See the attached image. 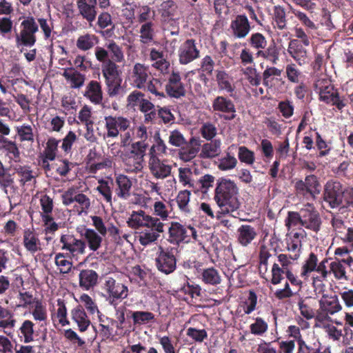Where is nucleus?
Masks as SVG:
<instances>
[{
  "label": "nucleus",
  "instance_id": "72a5a7b5",
  "mask_svg": "<svg viewBox=\"0 0 353 353\" xmlns=\"http://www.w3.org/2000/svg\"><path fill=\"white\" fill-rule=\"evenodd\" d=\"M0 150L6 152V156L15 162L20 159V152L14 141L0 135Z\"/></svg>",
  "mask_w": 353,
  "mask_h": 353
},
{
  "label": "nucleus",
  "instance_id": "680f3d73",
  "mask_svg": "<svg viewBox=\"0 0 353 353\" xmlns=\"http://www.w3.org/2000/svg\"><path fill=\"white\" fill-rule=\"evenodd\" d=\"M34 324L30 320H26L20 327L21 338L23 339L24 343H30L34 341Z\"/></svg>",
  "mask_w": 353,
  "mask_h": 353
},
{
  "label": "nucleus",
  "instance_id": "9d476101",
  "mask_svg": "<svg viewBox=\"0 0 353 353\" xmlns=\"http://www.w3.org/2000/svg\"><path fill=\"white\" fill-rule=\"evenodd\" d=\"M344 188L339 181H329L324 188L323 199L330 208L340 209Z\"/></svg>",
  "mask_w": 353,
  "mask_h": 353
},
{
  "label": "nucleus",
  "instance_id": "f3484780",
  "mask_svg": "<svg viewBox=\"0 0 353 353\" xmlns=\"http://www.w3.org/2000/svg\"><path fill=\"white\" fill-rule=\"evenodd\" d=\"M200 52L196 46L194 39H188L179 49V61L181 64L186 65L199 57Z\"/></svg>",
  "mask_w": 353,
  "mask_h": 353
},
{
  "label": "nucleus",
  "instance_id": "58836bf2",
  "mask_svg": "<svg viewBox=\"0 0 353 353\" xmlns=\"http://www.w3.org/2000/svg\"><path fill=\"white\" fill-rule=\"evenodd\" d=\"M280 52L275 43L270 45L267 48L256 51V56L258 58H262L272 64H277L279 60Z\"/></svg>",
  "mask_w": 353,
  "mask_h": 353
},
{
  "label": "nucleus",
  "instance_id": "49530a36",
  "mask_svg": "<svg viewBox=\"0 0 353 353\" xmlns=\"http://www.w3.org/2000/svg\"><path fill=\"white\" fill-rule=\"evenodd\" d=\"M59 143V141L54 137H50L48 139L46 146L43 153V163L44 165L47 161H54L55 159Z\"/></svg>",
  "mask_w": 353,
  "mask_h": 353
},
{
  "label": "nucleus",
  "instance_id": "1a4fd4ad",
  "mask_svg": "<svg viewBox=\"0 0 353 353\" xmlns=\"http://www.w3.org/2000/svg\"><path fill=\"white\" fill-rule=\"evenodd\" d=\"M152 76L148 65L137 62L129 70L128 78L130 85L134 88L143 89Z\"/></svg>",
  "mask_w": 353,
  "mask_h": 353
},
{
  "label": "nucleus",
  "instance_id": "f257e3e1",
  "mask_svg": "<svg viewBox=\"0 0 353 353\" xmlns=\"http://www.w3.org/2000/svg\"><path fill=\"white\" fill-rule=\"evenodd\" d=\"M155 216L147 214L143 210H134L127 220L129 228L137 230L135 237L143 246L155 243L164 232V223L169 216L168 206L162 201H155L153 205Z\"/></svg>",
  "mask_w": 353,
  "mask_h": 353
},
{
  "label": "nucleus",
  "instance_id": "864d4df0",
  "mask_svg": "<svg viewBox=\"0 0 353 353\" xmlns=\"http://www.w3.org/2000/svg\"><path fill=\"white\" fill-rule=\"evenodd\" d=\"M98 43V37L92 34L81 35L77 40V47L81 50L86 51L92 48Z\"/></svg>",
  "mask_w": 353,
  "mask_h": 353
},
{
  "label": "nucleus",
  "instance_id": "8fccbe9b",
  "mask_svg": "<svg viewBox=\"0 0 353 353\" xmlns=\"http://www.w3.org/2000/svg\"><path fill=\"white\" fill-rule=\"evenodd\" d=\"M179 181L183 186L194 188L195 181L193 179V172L190 167H180L179 168Z\"/></svg>",
  "mask_w": 353,
  "mask_h": 353
},
{
  "label": "nucleus",
  "instance_id": "69168bd1",
  "mask_svg": "<svg viewBox=\"0 0 353 353\" xmlns=\"http://www.w3.org/2000/svg\"><path fill=\"white\" fill-rule=\"evenodd\" d=\"M113 183L112 181L100 180L97 187V191L103 196L106 202L112 203V188Z\"/></svg>",
  "mask_w": 353,
  "mask_h": 353
},
{
  "label": "nucleus",
  "instance_id": "79ce46f5",
  "mask_svg": "<svg viewBox=\"0 0 353 353\" xmlns=\"http://www.w3.org/2000/svg\"><path fill=\"white\" fill-rule=\"evenodd\" d=\"M52 318H57L59 324L62 326H65L70 324V321L68 319L67 308L63 299H57V305L54 307V312L52 313Z\"/></svg>",
  "mask_w": 353,
  "mask_h": 353
},
{
  "label": "nucleus",
  "instance_id": "bb28decb",
  "mask_svg": "<svg viewBox=\"0 0 353 353\" xmlns=\"http://www.w3.org/2000/svg\"><path fill=\"white\" fill-rule=\"evenodd\" d=\"M256 236V230L250 225H242L236 230V241L243 247L251 244Z\"/></svg>",
  "mask_w": 353,
  "mask_h": 353
},
{
  "label": "nucleus",
  "instance_id": "a878e982",
  "mask_svg": "<svg viewBox=\"0 0 353 353\" xmlns=\"http://www.w3.org/2000/svg\"><path fill=\"white\" fill-rule=\"evenodd\" d=\"M205 143L200 147L199 157L201 159H212L221 153L222 142L221 139H215Z\"/></svg>",
  "mask_w": 353,
  "mask_h": 353
},
{
  "label": "nucleus",
  "instance_id": "2f4dec72",
  "mask_svg": "<svg viewBox=\"0 0 353 353\" xmlns=\"http://www.w3.org/2000/svg\"><path fill=\"white\" fill-rule=\"evenodd\" d=\"M98 279L99 275L94 270H83L79 274V286L84 290H89L97 285Z\"/></svg>",
  "mask_w": 353,
  "mask_h": 353
},
{
  "label": "nucleus",
  "instance_id": "5fc2aeb1",
  "mask_svg": "<svg viewBox=\"0 0 353 353\" xmlns=\"http://www.w3.org/2000/svg\"><path fill=\"white\" fill-rule=\"evenodd\" d=\"M105 47L109 51L111 60L117 63L125 61L124 52L122 48L114 41H110L105 43Z\"/></svg>",
  "mask_w": 353,
  "mask_h": 353
},
{
  "label": "nucleus",
  "instance_id": "473e14b6",
  "mask_svg": "<svg viewBox=\"0 0 353 353\" xmlns=\"http://www.w3.org/2000/svg\"><path fill=\"white\" fill-rule=\"evenodd\" d=\"M124 170L129 174H137L141 172L144 167V159L139 157L128 154L123 158Z\"/></svg>",
  "mask_w": 353,
  "mask_h": 353
},
{
  "label": "nucleus",
  "instance_id": "ddd939ff",
  "mask_svg": "<svg viewBox=\"0 0 353 353\" xmlns=\"http://www.w3.org/2000/svg\"><path fill=\"white\" fill-rule=\"evenodd\" d=\"M62 244L61 250L68 252L73 257H78L85 253V242L72 234H63L60 238Z\"/></svg>",
  "mask_w": 353,
  "mask_h": 353
},
{
  "label": "nucleus",
  "instance_id": "c85d7f7f",
  "mask_svg": "<svg viewBox=\"0 0 353 353\" xmlns=\"http://www.w3.org/2000/svg\"><path fill=\"white\" fill-rule=\"evenodd\" d=\"M319 305L323 311L333 315L342 310V306L336 295L323 294L319 301Z\"/></svg>",
  "mask_w": 353,
  "mask_h": 353
},
{
  "label": "nucleus",
  "instance_id": "4d7b16f0",
  "mask_svg": "<svg viewBox=\"0 0 353 353\" xmlns=\"http://www.w3.org/2000/svg\"><path fill=\"white\" fill-rule=\"evenodd\" d=\"M75 211L79 215L87 214L90 208V199L84 194L77 193L75 199Z\"/></svg>",
  "mask_w": 353,
  "mask_h": 353
},
{
  "label": "nucleus",
  "instance_id": "37998d69",
  "mask_svg": "<svg viewBox=\"0 0 353 353\" xmlns=\"http://www.w3.org/2000/svg\"><path fill=\"white\" fill-rule=\"evenodd\" d=\"M214 111L225 113H233L235 112L234 105L232 101L222 96H219L212 102Z\"/></svg>",
  "mask_w": 353,
  "mask_h": 353
},
{
  "label": "nucleus",
  "instance_id": "4c0bfd02",
  "mask_svg": "<svg viewBox=\"0 0 353 353\" xmlns=\"http://www.w3.org/2000/svg\"><path fill=\"white\" fill-rule=\"evenodd\" d=\"M216 81L220 90L232 93L234 90L232 78L223 70L216 71Z\"/></svg>",
  "mask_w": 353,
  "mask_h": 353
},
{
  "label": "nucleus",
  "instance_id": "a19ab883",
  "mask_svg": "<svg viewBox=\"0 0 353 353\" xmlns=\"http://www.w3.org/2000/svg\"><path fill=\"white\" fill-rule=\"evenodd\" d=\"M140 41L144 44L151 43L155 36V23L154 21L140 23L139 30Z\"/></svg>",
  "mask_w": 353,
  "mask_h": 353
},
{
  "label": "nucleus",
  "instance_id": "f03ea898",
  "mask_svg": "<svg viewBox=\"0 0 353 353\" xmlns=\"http://www.w3.org/2000/svg\"><path fill=\"white\" fill-rule=\"evenodd\" d=\"M238 196L239 188L236 184L230 179H223L214 190V199L219 210L214 213L211 205L207 203H201L199 209L212 219H220L222 214L232 215L241 206Z\"/></svg>",
  "mask_w": 353,
  "mask_h": 353
},
{
  "label": "nucleus",
  "instance_id": "e2e57ef3",
  "mask_svg": "<svg viewBox=\"0 0 353 353\" xmlns=\"http://www.w3.org/2000/svg\"><path fill=\"white\" fill-rule=\"evenodd\" d=\"M241 71L251 85L257 86L260 84L261 77L254 65L246 66Z\"/></svg>",
  "mask_w": 353,
  "mask_h": 353
},
{
  "label": "nucleus",
  "instance_id": "de8ad7c7",
  "mask_svg": "<svg viewBox=\"0 0 353 353\" xmlns=\"http://www.w3.org/2000/svg\"><path fill=\"white\" fill-rule=\"evenodd\" d=\"M328 276L332 274L337 280H347L345 266L339 259H335L329 263V268H327Z\"/></svg>",
  "mask_w": 353,
  "mask_h": 353
},
{
  "label": "nucleus",
  "instance_id": "6ab92c4d",
  "mask_svg": "<svg viewBox=\"0 0 353 353\" xmlns=\"http://www.w3.org/2000/svg\"><path fill=\"white\" fill-rule=\"evenodd\" d=\"M149 60L152 68L163 74H169L170 72V63L167 60L165 53L156 48H151L149 54Z\"/></svg>",
  "mask_w": 353,
  "mask_h": 353
},
{
  "label": "nucleus",
  "instance_id": "bf43d9fd",
  "mask_svg": "<svg viewBox=\"0 0 353 353\" xmlns=\"http://www.w3.org/2000/svg\"><path fill=\"white\" fill-rule=\"evenodd\" d=\"M15 322L12 312L0 305V327L3 329L13 328Z\"/></svg>",
  "mask_w": 353,
  "mask_h": 353
},
{
  "label": "nucleus",
  "instance_id": "ea45409f",
  "mask_svg": "<svg viewBox=\"0 0 353 353\" xmlns=\"http://www.w3.org/2000/svg\"><path fill=\"white\" fill-rule=\"evenodd\" d=\"M200 279L205 284L209 285H217L222 281L219 270L213 267L202 270Z\"/></svg>",
  "mask_w": 353,
  "mask_h": 353
},
{
  "label": "nucleus",
  "instance_id": "f8f14e48",
  "mask_svg": "<svg viewBox=\"0 0 353 353\" xmlns=\"http://www.w3.org/2000/svg\"><path fill=\"white\" fill-rule=\"evenodd\" d=\"M295 189L298 194L307 199H314L321 192V185L316 176L309 175L305 177L304 181H296Z\"/></svg>",
  "mask_w": 353,
  "mask_h": 353
},
{
  "label": "nucleus",
  "instance_id": "aec40b11",
  "mask_svg": "<svg viewBox=\"0 0 353 353\" xmlns=\"http://www.w3.org/2000/svg\"><path fill=\"white\" fill-rule=\"evenodd\" d=\"M201 140L198 137H192L187 143L182 146L178 156L180 160L183 162H190L194 159L200 150Z\"/></svg>",
  "mask_w": 353,
  "mask_h": 353
},
{
  "label": "nucleus",
  "instance_id": "5701e85b",
  "mask_svg": "<svg viewBox=\"0 0 353 353\" xmlns=\"http://www.w3.org/2000/svg\"><path fill=\"white\" fill-rule=\"evenodd\" d=\"M305 230L294 233L287 240V250L290 253V258L294 261L299 258L302 248V240L305 237Z\"/></svg>",
  "mask_w": 353,
  "mask_h": 353
},
{
  "label": "nucleus",
  "instance_id": "c9c22d12",
  "mask_svg": "<svg viewBox=\"0 0 353 353\" xmlns=\"http://www.w3.org/2000/svg\"><path fill=\"white\" fill-rule=\"evenodd\" d=\"M63 77L65 79L68 84L73 89L80 88L85 82V75L75 70L74 68L65 69L63 74Z\"/></svg>",
  "mask_w": 353,
  "mask_h": 353
},
{
  "label": "nucleus",
  "instance_id": "603ef678",
  "mask_svg": "<svg viewBox=\"0 0 353 353\" xmlns=\"http://www.w3.org/2000/svg\"><path fill=\"white\" fill-rule=\"evenodd\" d=\"M238 163L236 157L229 152H226L216 162L218 168L221 171H230L236 168Z\"/></svg>",
  "mask_w": 353,
  "mask_h": 353
},
{
  "label": "nucleus",
  "instance_id": "7c9ffc66",
  "mask_svg": "<svg viewBox=\"0 0 353 353\" xmlns=\"http://www.w3.org/2000/svg\"><path fill=\"white\" fill-rule=\"evenodd\" d=\"M83 96L92 103L99 105L103 100V91L101 83L92 80L86 85Z\"/></svg>",
  "mask_w": 353,
  "mask_h": 353
},
{
  "label": "nucleus",
  "instance_id": "dca6fc26",
  "mask_svg": "<svg viewBox=\"0 0 353 353\" xmlns=\"http://www.w3.org/2000/svg\"><path fill=\"white\" fill-rule=\"evenodd\" d=\"M230 31L234 39H245L251 30V24L245 14H238L231 21Z\"/></svg>",
  "mask_w": 353,
  "mask_h": 353
},
{
  "label": "nucleus",
  "instance_id": "20e7f679",
  "mask_svg": "<svg viewBox=\"0 0 353 353\" xmlns=\"http://www.w3.org/2000/svg\"><path fill=\"white\" fill-rule=\"evenodd\" d=\"M314 90L319 95L320 101L334 105L339 110L347 105V100L339 96L338 90L326 75H321L316 79Z\"/></svg>",
  "mask_w": 353,
  "mask_h": 353
},
{
  "label": "nucleus",
  "instance_id": "3c124183",
  "mask_svg": "<svg viewBox=\"0 0 353 353\" xmlns=\"http://www.w3.org/2000/svg\"><path fill=\"white\" fill-rule=\"evenodd\" d=\"M119 66L110 59L107 60L102 65V74L105 79L121 78Z\"/></svg>",
  "mask_w": 353,
  "mask_h": 353
},
{
  "label": "nucleus",
  "instance_id": "0e129e2a",
  "mask_svg": "<svg viewBox=\"0 0 353 353\" xmlns=\"http://www.w3.org/2000/svg\"><path fill=\"white\" fill-rule=\"evenodd\" d=\"M273 19L279 30H283L286 28V13L283 7L281 6L274 7Z\"/></svg>",
  "mask_w": 353,
  "mask_h": 353
},
{
  "label": "nucleus",
  "instance_id": "412c9836",
  "mask_svg": "<svg viewBox=\"0 0 353 353\" xmlns=\"http://www.w3.org/2000/svg\"><path fill=\"white\" fill-rule=\"evenodd\" d=\"M23 245L25 249L32 254L42 250V243L39 234L34 229H26L23 233Z\"/></svg>",
  "mask_w": 353,
  "mask_h": 353
},
{
  "label": "nucleus",
  "instance_id": "423d86ee",
  "mask_svg": "<svg viewBox=\"0 0 353 353\" xmlns=\"http://www.w3.org/2000/svg\"><path fill=\"white\" fill-rule=\"evenodd\" d=\"M102 289L105 293L104 296L106 301L113 306L117 305V301L123 300L128 296V286L117 281L112 277L108 276L105 278Z\"/></svg>",
  "mask_w": 353,
  "mask_h": 353
},
{
  "label": "nucleus",
  "instance_id": "13d9d810",
  "mask_svg": "<svg viewBox=\"0 0 353 353\" xmlns=\"http://www.w3.org/2000/svg\"><path fill=\"white\" fill-rule=\"evenodd\" d=\"M253 320L254 322L249 326L250 333L254 336H263L268 331V323L261 317H256Z\"/></svg>",
  "mask_w": 353,
  "mask_h": 353
},
{
  "label": "nucleus",
  "instance_id": "39448f33",
  "mask_svg": "<svg viewBox=\"0 0 353 353\" xmlns=\"http://www.w3.org/2000/svg\"><path fill=\"white\" fill-rule=\"evenodd\" d=\"M167 240L174 245H179L182 243H188L192 240H198L197 232L190 225L172 221L168 227Z\"/></svg>",
  "mask_w": 353,
  "mask_h": 353
},
{
  "label": "nucleus",
  "instance_id": "a211bd4d",
  "mask_svg": "<svg viewBox=\"0 0 353 353\" xmlns=\"http://www.w3.org/2000/svg\"><path fill=\"white\" fill-rule=\"evenodd\" d=\"M14 172L22 189L32 190L36 183V172L29 166L20 165L14 168Z\"/></svg>",
  "mask_w": 353,
  "mask_h": 353
},
{
  "label": "nucleus",
  "instance_id": "a18cd8bd",
  "mask_svg": "<svg viewBox=\"0 0 353 353\" xmlns=\"http://www.w3.org/2000/svg\"><path fill=\"white\" fill-rule=\"evenodd\" d=\"M30 312L36 321H45L48 319L46 305L41 300L34 301V304L30 307Z\"/></svg>",
  "mask_w": 353,
  "mask_h": 353
},
{
  "label": "nucleus",
  "instance_id": "2eb2a0df",
  "mask_svg": "<svg viewBox=\"0 0 353 353\" xmlns=\"http://www.w3.org/2000/svg\"><path fill=\"white\" fill-rule=\"evenodd\" d=\"M159 252L156 259L157 269L161 272L169 274L176 269V260L174 254V248L163 249L159 248Z\"/></svg>",
  "mask_w": 353,
  "mask_h": 353
},
{
  "label": "nucleus",
  "instance_id": "393cba45",
  "mask_svg": "<svg viewBox=\"0 0 353 353\" xmlns=\"http://www.w3.org/2000/svg\"><path fill=\"white\" fill-rule=\"evenodd\" d=\"M70 316L77 325L79 332H84L88 330L91 321L82 306L78 305L73 308L70 311Z\"/></svg>",
  "mask_w": 353,
  "mask_h": 353
},
{
  "label": "nucleus",
  "instance_id": "6e6552de",
  "mask_svg": "<svg viewBox=\"0 0 353 353\" xmlns=\"http://www.w3.org/2000/svg\"><path fill=\"white\" fill-rule=\"evenodd\" d=\"M105 132L103 139H116L121 133L130 128L131 121L123 116H105L104 117Z\"/></svg>",
  "mask_w": 353,
  "mask_h": 353
},
{
  "label": "nucleus",
  "instance_id": "4468645a",
  "mask_svg": "<svg viewBox=\"0 0 353 353\" xmlns=\"http://www.w3.org/2000/svg\"><path fill=\"white\" fill-rule=\"evenodd\" d=\"M148 168L154 178L162 180L170 176L172 169L168 160L159 157H148Z\"/></svg>",
  "mask_w": 353,
  "mask_h": 353
},
{
  "label": "nucleus",
  "instance_id": "7ed1b4c3",
  "mask_svg": "<svg viewBox=\"0 0 353 353\" xmlns=\"http://www.w3.org/2000/svg\"><path fill=\"white\" fill-rule=\"evenodd\" d=\"M327 262V259H324L319 262L317 256L311 252L302 264L300 277L304 280H307L311 274L314 273L312 277V287L316 295L325 294V285L323 281L328 277L326 266Z\"/></svg>",
  "mask_w": 353,
  "mask_h": 353
},
{
  "label": "nucleus",
  "instance_id": "c756f323",
  "mask_svg": "<svg viewBox=\"0 0 353 353\" xmlns=\"http://www.w3.org/2000/svg\"><path fill=\"white\" fill-rule=\"evenodd\" d=\"M289 54L301 65L306 63L307 51L302 43L297 39H292L288 46Z\"/></svg>",
  "mask_w": 353,
  "mask_h": 353
},
{
  "label": "nucleus",
  "instance_id": "9b49d317",
  "mask_svg": "<svg viewBox=\"0 0 353 353\" xmlns=\"http://www.w3.org/2000/svg\"><path fill=\"white\" fill-rule=\"evenodd\" d=\"M301 210L302 227L314 232H318L321 226V219L319 212L312 204L307 203Z\"/></svg>",
  "mask_w": 353,
  "mask_h": 353
},
{
  "label": "nucleus",
  "instance_id": "052dcab7",
  "mask_svg": "<svg viewBox=\"0 0 353 353\" xmlns=\"http://www.w3.org/2000/svg\"><path fill=\"white\" fill-rule=\"evenodd\" d=\"M105 83L106 85L107 93L110 97H115L121 93L123 90L121 86V77L105 79Z\"/></svg>",
  "mask_w": 353,
  "mask_h": 353
},
{
  "label": "nucleus",
  "instance_id": "338daca9",
  "mask_svg": "<svg viewBox=\"0 0 353 353\" xmlns=\"http://www.w3.org/2000/svg\"><path fill=\"white\" fill-rule=\"evenodd\" d=\"M353 210V188L347 187L344 189L342 203L339 209L341 213Z\"/></svg>",
  "mask_w": 353,
  "mask_h": 353
},
{
  "label": "nucleus",
  "instance_id": "09e8293b",
  "mask_svg": "<svg viewBox=\"0 0 353 353\" xmlns=\"http://www.w3.org/2000/svg\"><path fill=\"white\" fill-rule=\"evenodd\" d=\"M155 12L148 6H139L136 12L135 19L137 23H144L154 21Z\"/></svg>",
  "mask_w": 353,
  "mask_h": 353
},
{
  "label": "nucleus",
  "instance_id": "c03bdc74",
  "mask_svg": "<svg viewBox=\"0 0 353 353\" xmlns=\"http://www.w3.org/2000/svg\"><path fill=\"white\" fill-rule=\"evenodd\" d=\"M311 298H301L298 301L299 310L301 315L306 320H311L314 318L316 310L311 303Z\"/></svg>",
  "mask_w": 353,
  "mask_h": 353
},
{
  "label": "nucleus",
  "instance_id": "4be33fe9",
  "mask_svg": "<svg viewBox=\"0 0 353 353\" xmlns=\"http://www.w3.org/2000/svg\"><path fill=\"white\" fill-rule=\"evenodd\" d=\"M159 11L163 22L176 23V20L179 19L178 6L173 1H163L160 5Z\"/></svg>",
  "mask_w": 353,
  "mask_h": 353
},
{
  "label": "nucleus",
  "instance_id": "b1692460",
  "mask_svg": "<svg viewBox=\"0 0 353 353\" xmlns=\"http://www.w3.org/2000/svg\"><path fill=\"white\" fill-rule=\"evenodd\" d=\"M116 195L122 199L127 200L131 196L132 182L128 176L125 174H118L115 178Z\"/></svg>",
  "mask_w": 353,
  "mask_h": 353
},
{
  "label": "nucleus",
  "instance_id": "774afa93",
  "mask_svg": "<svg viewBox=\"0 0 353 353\" xmlns=\"http://www.w3.org/2000/svg\"><path fill=\"white\" fill-rule=\"evenodd\" d=\"M248 43L254 49L258 50L265 49L268 44L265 37L260 33H252L248 39Z\"/></svg>",
  "mask_w": 353,
  "mask_h": 353
},
{
  "label": "nucleus",
  "instance_id": "6e6d98bb",
  "mask_svg": "<svg viewBox=\"0 0 353 353\" xmlns=\"http://www.w3.org/2000/svg\"><path fill=\"white\" fill-rule=\"evenodd\" d=\"M154 143L150 147L148 157H159L167 153V145L159 133L154 137Z\"/></svg>",
  "mask_w": 353,
  "mask_h": 353
},
{
  "label": "nucleus",
  "instance_id": "e433bc0d",
  "mask_svg": "<svg viewBox=\"0 0 353 353\" xmlns=\"http://www.w3.org/2000/svg\"><path fill=\"white\" fill-rule=\"evenodd\" d=\"M77 3L79 13L91 25L96 19L97 3H89L87 0H77Z\"/></svg>",
  "mask_w": 353,
  "mask_h": 353
},
{
  "label": "nucleus",
  "instance_id": "cd10ccee",
  "mask_svg": "<svg viewBox=\"0 0 353 353\" xmlns=\"http://www.w3.org/2000/svg\"><path fill=\"white\" fill-rule=\"evenodd\" d=\"M166 90L171 97L179 98L184 95L185 90L178 72L172 71L166 85Z\"/></svg>",
  "mask_w": 353,
  "mask_h": 353
},
{
  "label": "nucleus",
  "instance_id": "f704fd0d",
  "mask_svg": "<svg viewBox=\"0 0 353 353\" xmlns=\"http://www.w3.org/2000/svg\"><path fill=\"white\" fill-rule=\"evenodd\" d=\"M83 237V241L88 245L89 249L91 251H97L101 245L103 241V236L97 233V232L93 229L86 228L81 234Z\"/></svg>",
  "mask_w": 353,
  "mask_h": 353
},
{
  "label": "nucleus",
  "instance_id": "0eeeda50",
  "mask_svg": "<svg viewBox=\"0 0 353 353\" xmlns=\"http://www.w3.org/2000/svg\"><path fill=\"white\" fill-rule=\"evenodd\" d=\"M21 30L16 35V44L18 47H32L37 41L35 34L39 31L38 24L32 17H28L21 23Z\"/></svg>",
  "mask_w": 353,
  "mask_h": 353
}]
</instances>
